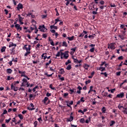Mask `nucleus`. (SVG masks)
I'll list each match as a JSON object with an SVG mask.
<instances>
[{"label":"nucleus","instance_id":"nucleus-1","mask_svg":"<svg viewBox=\"0 0 127 127\" xmlns=\"http://www.w3.org/2000/svg\"><path fill=\"white\" fill-rule=\"evenodd\" d=\"M7 113V112H3L2 114H1V118H0V123H2L3 120H4V119H5V117H4V115L6 114Z\"/></svg>","mask_w":127,"mask_h":127},{"label":"nucleus","instance_id":"nucleus-2","mask_svg":"<svg viewBox=\"0 0 127 127\" xmlns=\"http://www.w3.org/2000/svg\"><path fill=\"white\" fill-rule=\"evenodd\" d=\"M43 102L45 104V105H48V104H50V100L48 99V97H45L44 98V99L43 100Z\"/></svg>","mask_w":127,"mask_h":127},{"label":"nucleus","instance_id":"nucleus-3","mask_svg":"<svg viewBox=\"0 0 127 127\" xmlns=\"http://www.w3.org/2000/svg\"><path fill=\"white\" fill-rule=\"evenodd\" d=\"M15 27L17 31H20L22 30V27L19 24L15 25Z\"/></svg>","mask_w":127,"mask_h":127},{"label":"nucleus","instance_id":"nucleus-4","mask_svg":"<svg viewBox=\"0 0 127 127\" xmlns=\"http://www.w3.org/2000/svg\"><path fill=\"white\" fill-rule=\"evenodd\" d=\"M73 120V116H72V113H70L69 118L67 119V122H70Z\"/></svg>","mask_w":127,"mask_h":127},{"label":"nucleus","instance_id":"nucleus-5","mask_svg":"<svg viewBox=\"0 0 127 127\" xmlns=\"http://www.w3.org/2000/svg\"><path fill=\"white\" fill-rule=\"evenodd\" d=\"M32 57H33V59H34V60H35V61H32L33 63L34 64H38V61L37 59H36V58L37 57L36 56V55H33L32 56Z\"/></svg>","mask_w":127,"mask_h":127},{"label":"nucleus","instance_id":"nucleus-6","mask_svg":"<svg viewBox=\"0 0 127 127\" xmlns=\"http://www.w3.org/2000/svg\"><path fill=\"white\" fill-rule=\"evenodd\" d=\"M16 8H17V10H18V11H19L20 9L23 8V5L22 4L19 3L18 4V5H17V6Z\"/></svg>","mask_w":127,"mask_h":127},{"label":"nucleus","instance_id":"nucleus-7","mask_svg":"<svg viewBox=\"0 0 127 127\" xmlns=\"http://www.w3.org/2000/svg\"><path fill=\"white\" fill-rule=\"evenodd\" d=\"M30 106H29L28 108V109H29V111H33V110H35L34 105L33 103H31Z\"/></svg>","mask_w":127,"mask_h":127},{"label":"nucleus","instance_id":"nucleus-8","mask_svg":"<svg viewBox=\"0 0 127 127\" xmlns=\"http://www.w3.org/2000/svg\"><path fill=\"white\" fill-rule=\"evenodd\" d=\"M18 87H15L14 85H13V84H11V89H13L14 91H18Z\"/></svg>","mask_w":127,"mask_h":127},{"label":"nucleus","instance_id":"nucleus-9","mask_svg":"<svg viewBox=\"0 0 127 127\" xmlns=\"http://www.w3.org/2000/svg\"><path fill=\"white\" fill-rule=\"evenodd\" d=\"M124 92H122L120 94H118L116 96V98H124Z\"/></svg>","mask_w":127,"mask_h":127},{"label":"nucleus","instance_id":"nucleus-10","mask_svg":"<svg viewBox=\"0 0 127 127\" xmlns=\"http://www.w3.org/2000/svg\"><path fill=\"white\" fill-rule=\"evenodd\" d=\"M115 45L116 44L115 43H111L110 44V49H112V50H114L115 49Z\"/></svg>","mask_w":127,"mask_h":127},{"label":"nucleus","instance_id":"nucleus-11","mask_svg":"<svg viewBox=\"0 0 127 127\" xmlns=\"http://www.w3.org/2000/svg\"><path fill=\"white\" fill-rule=\"evenodd\" d=\"M68 53H69V51H66L65 52V54L64 55V58L65 59H68V58L69 57V54H68Z\"/></svg>","mask_w":127,"mask_h":127},{"label":"nucleus","instance_id":"nucleus-12","mask_svg":"<svg viewBox=\"0 0 127 127\" xmlns=\"http://www.w3.org/2000/svg\"><path fill=\"white\" fill-rule=\"evenodd\" d=\"M44 29H45V25H43V26L40 25V26H39V29H40V31L41 32H45V30H44Z\"/></svg>","mask_w":127,"mask_h":127},{"label":"nucleus","instance_id":"nucleus-13","mask_svg":"<svg viewBox=\"0 0 127 127\" xmlns=\"http://www.w3.org/2000/svg\"><path fill=\"white\" fill-rule=\"evenodd\" d=\"M91 117H88V119H86L85 121H84V123L88 124L89 123V122H90L91 120Z\"/></svg>","mask_w":127,"mask_h":127},{"label":"nucleus","instance_id":"nucleus-14","mask_svg":"<svg viewBox=\"0 0 127 127\" xmlns=\"http://www.w3.org/2000/svg\"><path fill=\"white\" fill-rule=\"evenodd\" d=\"M125 36V35H124V34H120V35H119L118 36L121 39V40H124L126 38Z\"/></svg>","mask_w":127,"mask_h":127},{"label":"nucleus","instance_id":"nucleus-15","mask_svg":"<svg viewBox=\"0 0 127 127\" xmlns=\"http://www.w3.org/2000/svg\"><path fill=\"white\" fill-rule=\"evenodd\" d=\"M14 46V47L17 46V44H13L12 42H10L9 45V48H11L12 47Z\"/></svg>","mask_w":127,"mask_h":127},{"label":"nucleus","instance_id":"nucleus-16","mask_svg":"<svg viewBox=\"0 0 127 127\" xmlns=\"http://www.w3.org/2000/svg\"><path fill=\"white\" fill-rule=\"evenodd\" d=\"M77 49V47H74V48H71V49H70V50H71L72 52H71V55H73V54L74 53H75V52H76V50Z\"/></svg>","mask_w":127,"mask_h":127},{"label":"nucleus","instance_id":"nucleus-17","mask_svg":"<svg viewBox=\"0 0 127 127\" xmlns=\"http://www.w3.org/2000/svg\"><path fill=\"white\" fill-rule=\"evenodd\" d=\"M13 72V70H12L11 68H7L6 69V72L9 74L12 73Z\"/></svg>","mask_w":127,"mask_h":127},{"label":"nucleus","instance_id":"nucleus-18","mask_svg":"<svg viewBox=\"0 0 127 127\" xmlns=\"http://www.w3.org/2000/svg\"><path fill=\"white\" fill-rule=\"evenodd\" d=\"M90 66L89 65L85 64H84V65L83 66V67L86 69V70H88V67Z\"/></svg>","mask_w":127,"mask_h":127},{"label":"nucleus","instance_id":"nucleus-19","mask_svg":"<svg viewBox=\"0 0 127 127\" xmlns=\"http://www.w3.org/2000/svg\"><path fill=\"white\" fill-rule=\"evenodd\" d=\"M6 49V47L4 46V47H1V52L3 53V52H5Z\"/></svg>","mask_w":127,"mask_h":127},{"label":"nucleus","instance_id":"nucleus-20","mask_svg":"<svg viewBox=\"0 0 127 127\" xmlns=\"http://www.w3.org/2000/svg\"><path fill=\"white\" fill-rule=\"evenodd\" d=\"M99 70H101L102 72V71H105L106 69H105V67H104L100 66L99 68Z\"/></svg>","mask_w":127,"mask_h":127},{"label":"nucleus","instance_id":"nucleus-21","mask_svg":"<svg viewBox=\"0 0 127 127\" xmlns=\"http://www.w3.org/2000/svg\"><path fill=\"white\" fill-rule=\"evenodd\" d=\"M27 46V45H25L24 46V47L23 48V50H25L26 52H29V49L28 48L26 47Z\"/></svg>","mask_w":127,"mask_h":127},{"label":"nucleus","instance_id":"nucleus-22","mask_svg":"<svg viewBox=\"0 0 127 127\" xmlns=\"http://www.w3.org/2000/svg\"><path fill=\"white\" fill-rule=\"evenodd\" d=\"M18 70V73L21 74H25L26 71H21L19 68H17Z\"/></svg>","mask_w":127,"mask_h":127},{"label":"nucleus","instance_id":"nucleus-23","mask_svg":"<svg viewBox=\"0 0 127 127\" xmlns=\"http://www.w3.org/2000/svg\"><path fill=\"white\" fill-rule=\"evenodd\" d=\"M62 46L67 47L68 46V45L67 44V42L64 41L63 42Z\"/></svg>","mask_w":127,"mask_h":127},{"label":"nucleus","instance_id":"nucleus-24","mask_svg":"<svg viewBox=\"0 0 127 127\" xmlns=\"http://www.w3.org/2000/svg\"><path fill=\"white\" fill-rule=\"evenodd\" d=\"M74 38H75V36H72L71 37H67V39L69 40V41H73L74 40Z\"/></svg>","mask_w":127,"mask_h":127},{"label":"nucleus","instance_id":"nucleus-25","mask_svg":"<svg viewBox=\"0 0 127 127\" xmlns=\"http://www.w3.org/2000/svg\"><path fill=\"white\" fill-rule=\"evenodd\" d=\"M95 34H93L92 35H89L88 38L90 39V40L93 39L94 37L95 36Z\"/></svg>","mask_w":127,"mask_h":127},{"label":"nucleus","instance_id":"nucleus-26","mask_svg":"<svg viewBox=\"0 0 127 127\" xmlns=\"http://www.w3.org/2000/svg\"><path fill=\"white\" fill-rule=\"evenodd\" d=\"M115 124L116 122H115L114 121H111V123L110 124V127H112Z\"/></svg>","mask_w":127,"mask_h":127},{"label":"nucleus","instance_id":"nucleus-27","mask_svg":"<svg viewBox=\"0 0 127 127\" xmlns=\"http://www.w3.org/2000/svg\"><path fill=\"white\" fill-rule=\"evenodd\" d=\"M60 73L61 74H64V73H65V71L64 70V69L63 68H61L60 69Z\"/></svg>","mask_w":127,"mask_h":127},{"label":"nucleus","instance_id":"nucleus-28","mask_svg":"<svg viewBox=\"0 0 127 127\" xmlns=\"http://www.w3.org/2000/svg\"><path fill=\"white\" fill-rule=\"evenodd\" d=\"M80 123L84 124L85 123V119L84 118H81L80 119Z\"/></svg>","mask_w":127,"mask_h":127},{"label":"nucleus","instance_id":"nucleus-29","mask_svg":"<svg viewBox=\"0 0 127 127\" xmlns=\"http://www.w3.org/2000/svg\"><path fill=\"white\" fill-rule=\"evenodd\" d=\"M18 18H19V22H21V21L23 20V18L21 16V15L18 14Z\"/></svg>","mask_w":127,"mask_h":127},{"label":"nucleus","instance_id":"nucleus-30","mask_svg":"<svg viewBox=\"0 0 127 127\" xmlns=\"http://www.w3.org/2000/svg\"><path fill=\"white\" fill-rule=\"evenodd\" d=\"M17 117H18V118H19V119L23 120V116H22V115L18 114V115H17Z\"/></svg>","mask_w":127,"mask_h":127},{"label":"nucleus","instance_id":"nucleus-31","mask_svg":"<svg viewBox=\"0 0 127 127\" xmlns=\"http://www.w3.org/2000/svg\"><path fill=\"white\" fill-rule=\"evenodd\" d=\"M50 28H51V29H53V28H54L55 29H58V27L55 26H54V25H51V26H50Z\"/></svg>","mask_w":127,"mask_h":127},{"label":"nucleus","instance_id":"nucleus-32","mask_svg":"<svg viewBox=\"0 0 127 127\" xmlns=\"http://www.w3.org/2000/svg\"><path fill=\"white\" fill-rule=\"evenodd\" d=\"M53 74H54V73H53L51 74H48V73L47 72H45L44 73L45 75H47L48 77H51L52 76V75H53Z\"/></svg>","mask_w":127,"mask_h":127},{"label":"nucleus","instance_id":"nucleus-33","mask_svg":"<svg viewBox=\"0 0 127 127\" xmlns=\"http://www.w3.org/2000/svg\"><path fill=\"white\" fill-rule=\"evenodd\" d=\"M71 68H72V66L71 65V64H69L67 67H66V69H67L68 70L71 69Z\"/></svg>","mask_w":127,"mask_h":127},{"label":"nucleus","instance_id":"nucleus-34","mask_svg":"<svg viewBox=\"0 0 127 127\" xmlns=\"http://www.w3.org/2000/svg\"><path fill=\"white\" fill-rule=\"evenodd\" d=\"M30 54H31V52H29V51L26 52V53L24 54V56H25V57H28V55H29Z\"/></svg>","mask_w":127,"mask_h":127},{"label":"nucleus","instance_id":"nucleus-35","mask_svg":"<svg viewBox=\"0 0 127 127\" xmlns=\"http://www.w3.org/2000/svg\"><path fill=\"white\" fill-rule=\"evenodd\" d=\"M21 77L24 76V77L27 78V79L28 80H30V78H29V77H28V76L26 75V74H21Z\"/></svg>","mask_w":127,"mask_h":127},{"label":"nucleus","instance_id":"nucleus-36","mask_svg":"<svg viewBox=\"0 0 127 127\" xmlns=\"http://www.w3.org/2000/svg\"><path fill=\"white\" fill-rule=\"evenodd\" d=\"M38 122L35 121L34 123H33V125H34V127H37Z\"/></svg>","mask_w":127,"mask_h":127},{"label":"nucleus","instance_id":"nucleus-37","mask_svg":"<svg viewBox=\"0 0 127 127\" xmlns=\"http://www.w3.org/2000/svg\"><path fill=\"white\" fill-rule=\"evenodd\" d=\"M19 81H14L13 83V84L15 86L16 84H18L19 83Z\"/></svg>","mask_w":127,"mask_h":127},{"label":"nucleus","instance_id":"nucleus-38","mask_svg":"<svg viewBox=\"0 0 127 127\" xmlns=\"http://www.w3.org/2000/svg\"><path fill=\"white\" fill-rule=\"evenodd\" d=\"M118 108L120 110H125V108L123 106L119 105Z\"/></svg>","mask_w":127,"mask_h":127},{"label":"nucleus","instance_id":"nucleus-39","mask_svg":"<svg viewBox=\"0 0 127 127\" xmlns=\"http://www.w3.org/2000/svg\"><path fill=\"white\" fill-rule=\"evenodd\" d=\"M93 87V86H91L90 87V90H89V91L88 92V94H89V93L91 92V91H92Z\"/></svg>","mask_w":127,"mask_h":127},{"label":"nucleus","instance_id":"nucleus-40","mask_svg":"<svg viewBox=\"0 0 127 127\" xmlns=\"http://www.w3.org/2000/svg\"><path fill=\"white\" fill-rule=\"evenodd\" d=\"M34 94H30L29 95V99H32V98H34Z\"/></svg>","mask_w":127,"mask_h":127},{"label":"nucleus","instance_id":"nucleus-41","mask_svg":"<svg viewBox=\"0 0 127 127\" xmlns=\"http://www.w3.org/2000/svg\"><path fill=\"white\" fill-rule=\"evenodd\" d=\"M100 74L101 75L104 74L106 77L108 76V74H107L106 72H101Z\"/></svg>","mask_w":127,"mask_h":127},{"label":"nucleus","instance_id":"nucleus-42","mask_svg":"<svg viewBox=\"0 0 127 127\" xmlns=\"http://www.w3.org/2000/svg\"><path fill=\"white\" fill-rule=\"evenodd\" d=\"M22 81H23L22 82H23L24 83L28 82V80L27 79H26L25 78H23L22 79Z\"/></svg>","mask_w":127,"mask_h":127},{"label":"nucleus","instance_id":"nucleus-43","mask_svg":"<svg viewBox=\"0 0 127 127\" xmlns=\"http://www.w3.org/2000/svg\"><path fill=\"white\" fill-rule=\"evenodd\" d=\"M10 120H11V118H9L8 120H5V123L6 124L9 123V122Z\"/></svg>","mask_w":127,"mask_h":127},{"label":"nucleus","instance_id":"nucleus-44","mask_svg":"<svg viewBox=\"0 0 127 127\" xmlns=\"http://www.w3.org/2000/svg\"><path fill=\"white\" fill-rule=\"evenodd\" d=\"M10 54L12 55H15L16 54L15 51H11Z\"/></svg>","mask_w":127,"mask_h":127},{"label":"nucleus","instance_id":"nucleus-45","mask_svg":"<svg viewBox=\"0 0 127 127\" xmlns=\"http://www.w3.org/2000/svg\"><path fill=\"white\" fill-rule=\"evenodd\" d=\"M35 26V29L36 31H35V33L37 34L38 33V32L39 31V30L37 29V27L36 26Z\"/></svg>","mask_w":127,"mask_h":127},{"label":"nucleus","instance_id":"nucleus-46","mask_svg":"<svg viewBox=\"0 0 127 127\" xmlns=\"http://www.w3.org/2000/svg\"><path fill=\"white\" fill-rule=\"evenodd\" d=\"M41 17H42L43 19H45V18H47V15H41Z\"/></svg>","mask_w":127,"mask_h":127},{"label":"nucleus","instance_id":"nucleus-47","mask_svg":"<svg viewBox=\"0 0 127 127\" xmlns=\"http://www.w3.org/2000/svg\"><path fill=\"white\" fill-rule=\"evenodd\" d=\"M55 10L57 12L56 16H59V13L58 12V10H57V8H55Z\"/></svg>","mask_w":127,"mask_h":127},{"label":"nucleus","instance_id":"nucleus-48","mask_svg":"<svg viewBox=\"0 0 127 127\" xmlns=\"http://www.w3.org/2000/svg\"><path fill=\"white\" fill-rule=\"evenodd\" d=\"M90 82H91V80L90 79H88L87 81H85V84L87 85V84H88V83H89Z\"/></svg>","mask_w":127,"mask_h":127},{"label":"nucleus","instance_id":"nucleus-49","mask_svg":"<svg viewBox=\"0 0 127 127\" xmlns=\"http://www.w3.org/2000/svg\"><path fill=\"white\" fill-rule=\"evenodd\" d=\"M71 63V61L70 60H67V61L65 63V65H68V64H70Z\"/></svg>","mask_w":127,"mask_h":127},{"label":"nucleus","instance_id":"nucleus-50","mask_svg":"<svg viewBox=\"0 0 127 127\" xmlns=\"http://www.w3.org/2000/svg\"><path fill=\"white\" fill-rule=\"evenodd\" d=\"M94 50H95V48L94 47H93L91 49H90V50L89 51L90 52L93 53V52H94Z\"/></svg>","mask_w":127,"mask_h":127},{"label":"nucleus","instance_id":"nucleus-51","mask_svg":"<svg viewBox=\"0 0 127 127\" xmlns=\"http://www.w3.org/2000/svg\"><path fill=\"white\" fill-rule=\"evenodd\" d=\"M52 62V61L51 60H50L48 63H47L46 64V65H49L50 64H51Z\"/></svg>","mask_w":127,"mask_h":127},{"label":"nucleus","instance_id":"nucleus-52","mask_svg":"<svg viewBox=\"0 0 127 127\" xmlns=\"http://www.w3.org/2000/svg\"><path fill=\"white\" fill-rule=\"evenodd\" d=\"M78 59H74V58H73V62H74V63H78Z\"/></svg>","mask_w":127,"mask_h":127},{"label":"nucleus","instance_id":"nucleus-53","mask_svg":"<svg viewBox=\"0 0 127 127\" xmlns=\"http://www.w3.org/2000/svg\"><path fill=\"white\" fill-rule=\"evenodd\" d=\"M123 59H124V57L122 56H121L118 58L119 60H123Z\"/></svg>","mask_w":127,"mask_h":127},{"label":"nucleus","instance_id":"nucleus-54","mask_svg":"<svg viewBox=\"0 0 127 127\" xmlns=\"http://www.w3.org/2000/svg\"><path fill=\"white\" fill-rule=\"evenodd\" d=\"M49 87H50L51 89H53V90H55V87H52V84H51L50 85Z\"/></svg>","mask_w":127,"mask_h":127},{"label":"nucleus","instance_id":"nucleus-55","mask_svg":"<svg viewBox=\"0 0 127 127\" xmlns=\"http://www.w3.org/2000/svg\"><path fill=\"white\" fill-rule=\"evenodd\" d=\"M61 21V20H59V19H55V25L56 24H57V22H59V21Z\"/></svg>","mask_w":127,"mask_h":127},{"label":"nucleus","instance_id":"nucleus-56","mask_svg":"<svg viewBox=\"0 0 127 127\" xmlns=\"http://www.w3.org/2000/svg\"><path fill=\"white\" fill-rule=\"evenodd\" d=\"M80 101L82 102V103H84V102H85V100H84V97H81L80 100Z\"/></svg>","mask_w":127,"mask_h":127},{"label":"nucleus","instance_id":"nucleus-57","mask_svg":"<svg viewBox=\"0 0 127 127\" xmlns=\"http://www.w3.org/2000/svg\"><path fill=\"white\" fill-rule=\"evenodd\" d=\"M38 120L39 121V123H41V122H42L43 121L42 120V118L40 117L38 119Z\"/></svg>","mask_w":127,"mask_h":127},{"label":"nucleus","instance_id":"nucleus-58","mask_svg":"<svg viewBox=\"0 0 127 127\" xmlns=\"http://www.w3.org/2000/svg\"><path fill=\"white\" fill-rule=\"evenodd\" d=\"M69 91L70 92V94H72L73 93L75 92L74 91V89H69Z\"/></svg>","mask_w":127,"mask_h":127},{"label":"nucleus","instance_id":"nucleus-59","mask_svg":"<svg viewBox=\"0 0 127 127\" xmlns=\"http://www.w3.org/2000/svg\"><path fill=\"white\" fill-rule=\"evenodd\" d=\"M46 96H47V97H50V96H51V93L48 92L46 94Z\"/></svg>","mask_w":127,"mask_h":127},{"label":"nucleus","instance_id":"nucleus-60","mask_svg":"<svg viewBox=\"0 0 127 127\" xmlns=\"http://www.w3.org/2000/svg\"><path fill=\"white\" fill-rule=\"evenodd\" d=\"M121 71L117 72L116 73V75H117V76H120V75H121Z\"/></svg>","mask_w":127,"mask_h":127},{"label":"nucleus","instance_id":"nucleus-61","mask_svg":"<svg viewBox=\"0 0 127 127\" xmlns=\"http://www.w3.org/2000/svg\"><path fill=\"white\" fill-rule=\"evenodd\" d=\"M102 112H106V109H105V107H103L102 108Z\"/></svg>","mask_w":127,"mask_h":127},{"label":"nucleus","instance_id":"nucleus-62","mask_svg":"<svg viewBox=\"0 0 127 127\" xmlns=\"http://www.w3.org/2000/svg\"><path fill=\"white\" fill-rule=\"evenodd\" d=\"M50 70L52 71H55V68L53 69L52 67H50Z\"/></svg>","mask_w":127,"mask_h":127},{"label":"nucleus","instance_id":"nucleus-63","mask_svg":"<svg viewBox=\"0 0 127 127\" xmlns=\"http://www.w3.org/2000/svg\"><path fill=\"white\" fill-rule=\"evenodd\" d=\"M105 2L103 1V0H101L100 2V3L101 4V5H103L104 4Z\"/></svg>","mask_w":127,"mask_h":127},{"label":"nucleus","instance_id":"nucleus-64","mask_svg":"<svg viewBox=\"0 0 127 127\" xmlns=\"http://www.w3.org/2000/svg\"><path fill=\"white\" fill-rule=\"evenodd\" d=\"M77 89H79V90H82V87H80V86H78V87H77Z\"/></svg>","mask_w":127,"mask_h":127}]
</instances>
